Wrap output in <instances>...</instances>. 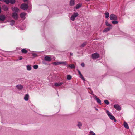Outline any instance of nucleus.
Masks as SVG:
<instances>
[{
    "label": "nucleus",
    "mask_w": 135,
    "mask_h": 135,
    "mask_svg": "<svg viewBox=\"0 0 135 135\" xmlns=\"http://www.w3.org/2000/svg\"><path fill=\"white\" fill-rule=\"evenodd\" d=\"M106 113L107 114L108 116L112 120H114V122H116V120L114 117V116L111 115L110 113L108 110H107L106 111Z\"/></svg>",
    "instance_id": "f257e3e1"
},
{
    "label": "nucleus",
    "mask_w": 135,
    "mask_h": 135,
    "mask_svg": "<svg viewBox=\"0 0 135 135\" xmlns=\"http://www.w3.org/2000/svg\"><path fill=\"white\" fill-rule=\"evenodd\" d=\"M21 8L23 10H26L28 8V4L26 3H23L21 5Z\"/></svg>",
    "instance_id": "f03ea898"
},
{
    "label": "nucleus",
    "mask_w": 135,
    "mask_h": 135,
    "mask_svg": "<svg viewBox=\"0 0 135 135\" xmlns=\"http://www.w3.org/2000/svg\"><path fill=\"white\" fill-rule=\"evenodd\" d=\"M109 18L111 20H116L117 19V16L114 14H112L110 15Z\"/></svg>",
    "instance_id": "7ed1b4c3"
},
{
    "label": "nucleus",
    "mask_w": 135,
    "mask_h": 135,
    "mask_svg": "<svg viewBox=\"0 0 135 135\" xmlns=\"http://www.w3.org/2000/svg\"><path fill=\"white\" fill-rule=\"evenodd\" d=\"M79 14L77 12L74 13L71 16L70 19L72 21H74L76 17L78 16Z\"/></svg>",
    "instance_id": "20e7f679"
},
{
    "label": "nucleus",
    "mask_w": 135,
    "mask_h": 135,
    "mask_svg": "<svg viewBox=\"0 0 135 135\" xmlns=\"http://www.w3.org/2000/svg\"><path fill=\"white\" fill-rule=\"evenodd\" d=\"M12 10L14 12L18 13L19 12V9L16 7H12Z\"/></svg>",
    "instance_id": "39448f33"
},
{
    "label": "nucleus",
    "mask_w": 135,
    "mask_h": 135,
    "mask_svg": "<svg viewBox=\"0 0 135 135\" xmlns=\"http://www.w3.org/2000/svg\"><path fill=\"white\" fill-rule=\"evenodd\" d=\"M92 57L93 59H96L98 58L99 57V54L97 53L92 54Z\"/></svg>",
    "instance_id": "423d86ee"
},
{
    "label": "nucleus",
    "mask_w": 135,
    "mask_h": 135,
    "mask_svg": "<svg viewBox=\"0 0 135 135\" xmlns=\"http://www.w3.org/2000/svg\"><path fill=\"white\" fill-rule=\"evenodd\" d=\"M17 13L13 12L12 13V16L13 18L15 20H17L18 18V15Z\"/></svg>",
    "instance_id": "0eeeda50"
},
{
    "label": "nucleus",
    "mask_w": 135,
    "mask_h": 135,
    "mask_svg": "<svg viewBox=\"0 0 135 135\" xmlns=\"http://www.w3.org/2000/svg\"><path fill=\"white\" fill-rule=\"evenodd\" d=\"M114 107L117 110L119 111L121 109V108L118 104H115L114 105Z\"/></svg>",
    "instance_id": "6e6552de"
},
{
    "label": "nucleus",
    "mask_w": 135,
    "mask_h": 135,
    "mask_svg": "<svg viewBox=\"0 0 135 135\" xmlns=\"http://www.w3.org/2000/svg\"><path fill=\"white\" fill-rule=\"evenodd\" d=\"M17 88L20 90H22L23 88V86L21 85H17L16 86Z\"/></svg>",
    "instance_id": "1a4fd4ad"
},
{
    "label": "nucleus",
    "mask_w": 135,
    "mask_h": 135,
    "mask_svg": "<svg viewBox=\"0 0 135 135\" xmlns=\"http://www.w3.org/2000/svg\"><path fill=\"white\" fill-rule=\"evenodd\" d=\"M44 60H45L48 61H50L51 60V58L48 56H45L44 57Z\"/></svg>",
    "instance_id": "9d476101"
},
{
    "label": "nucleus",
    "mask_w": 135,
    "mask_h": 135,
    "mask_svg": "<svg viewBox=\"0 0 135 135\" xmlns=\"http://www.w3.org/2000/svg\"><path fill=\"white\" fill-rule=\"evenodd\" d=\"M70 5L71 6H73L75 4L74 0H71L70 1Z\"/></svg>",
    "instance_id": "9b49d317"
},
{
    "label": "nucleus",
    "mask_w": 135,
    "mask_h": 135,
    "mask_svg": "<svg viewBox=\"0 0 135 135\" xmlns=\"http://www.w3.org/2000/svg\"><path fill=\"white\" fill-rule=\"evenodd\" d=\"M6 19L5 16L3 15H0V21H4Z\"/></svg>",
    "instance_id": "f8f14e48"
},
{
    "label": "nucleus",
    "mask_w": 135,
    "mask_h": 135,
    "mask_svg": "<svg viewBox=\"0 0 135 135\" xmlns=\"http://www.w3.org/2000/svg\"><path fill=\"white\" fill-rule=\"evenodd\" d=\"M63 84L62 82L60 83H55V85L57 87L61 86V85Z\"/></svg>",
    "instance_id": "ddd939ff"
},
{
    "label": "nucleus",
    "mask_w": 135,
    "mask_h": 135,
    "mask_svg": "<svg viewBox=\"0 0 135 135\" xmlns=\"http://www.w3.org/2000/svg\"><path fill=\"white\" fill-rule=\"evenodd\" d=\"M82 4L81 3H79L77 4L75 7V8L76 9H77L80 8L82 6Z\"/></svg>",
    "instance_id": "4468645a"
},
{
    "label": "nucleus",
    "mask_w": 135,
    "mask_h": 135,
    "mask_svg": "<svg viewBox=\"0 0 135 135\" xmlns=\"http://www.w3.org/2000/svg\"><path fill=\"white\" fill-rule=\"evenodd\" d=\"M94 97L97 103L99 104H101V100L99 98H98L96 96H95Z\"/></svg>",
    "instance_id": "2eb2a0df"
},
{
    "label": "nucleus",
    "mask_w": 135,
    "mask_h": 135,
    "mask_svg": "<svg viewBox=\"0 0 135 135\" xmlns=\"http://www.w3.org/2000/svg\"><path fill=\"white\" fill-rule=\"evenodd\" d=\"M26 13H21L20 14V17L22 18H25Z\"/></svg>",
    "instance_id": "dca6fc26"
},
{
    "label": "nucleus",
    "mask_w": 135,
    "mask_h": 135,
    "mask_svg": "<svg viewBox=\"0 0 135 135\" xmlns=\"http://www.w3.org/2000/svg\"><path fill=\"white\" fill-rule=\"evenodd\" d=\"M29 95L28 94H26L25 95L24 97V99L25 101H27L28 100Z\"/></svg>",
    "instance_id": "f3484780"
},
{
    "label": "nucleus",
    "mask_w": 135,
    "mask_h": 135,
    "mask_svg": "<svg viewBox=\"0 0 135 135\" xmlns=\"http://www.w3.org/2000/svg\"><path fill=\"white\" fill-rule=\"evenodd\" d=\"M67 67H69L71 69H74L75 68V66L74 64L70 65L67 66Z\"/></svg>",
    "instance_id": "a211bd4d"
},
{
    "label": "nucleus",
    "mask_w": 135,
    "mask_h": 135,
    "mask_svg": "<svg viewBox=\"0 0 135 135\" xmlns=\"http://www.w3.org/2000/svg\"><path fill=\"white\" fill-rule=\"evenodd\" d=\"M112 28L111 27H107L103 31V32H107L109 31Z\"/></svg>",
    "instance_id": "6ab92c4d"
},
{
    "label": "nucleus",
    "mask_w": 135,
    "mask_h": 135,
    "mask_svg": "<svg viewBox=\"0 0 135 135\" xmlns=\"http://www.w3.org/2000/svg\"><path fill=\"white\" fill-rule=\"evenodd\" d=\"M124 127L126 129H128L129 128V127L127 123L125 122H124Z\"/></svg>",
    "instance_id": "aec40b11"
},
{
    "label": "nucleus",
    "mask_w": 135,
    "mask_h": 135,
    "mask_svg": "<svg viewBox=\"0 0 135 135\" xmlns=\"http://www.w3.org/2000/svg\"><path fill=\"white\" fill-rule=\"evenodd\" d=\"M82 126V124L80 122H78V124L77 126L79 127V129L81 128V127Z\"/></svg>",
    "instance_id": "412c9836"
},
{
    "label": "nucleus",
    "mask_w": 135,
    "mask_h": 135,
    "mask_svg": "<svg viewBox=\"0 0 135 135\" xmlns=\"http://www.w3.org/2000/svg\"><path fill=\"white\" fill-rule=\"evenodd\" d=\"M21 52L23 53L26 54L28 52V51L25 49H23L21 50Z\"/></svg>",
    "instance_id": "4be33fe9"
},
{
    "label": "nucleus",
    "mask_w": 135,
    "mask_h": 135,
    "mask_svg": "<svg viewBox=\"0 0 135 135\" xmlns=\"http://www.w3.org/2000/svg\"><path fill=\"white\" fill-rule=\"evenodd\" d=\"M105 15V17L106 18H108L109 16V13L108 12H105L104 13Z\"/></svg>",
    "instance_id": "5701e85b"
},
{
    "label": "nucleus",
    "mask_w": 135,
    "mask_h": 135,
    "mask_svg": "<svg viewBox=\"0 0 135 135\" xmlns=\"http://www.w3.org/2000/svg\"><path fill=\"white\" fill-rule=\"evenodd\" d=\"M105 24L106 26H107L110 27L112 26V25L109 24L107 21H106Z\"/></svg>",
    "instance_id": "b1692460"
},
{
    "label": "nucleus",
    "mask_w": 135,
    "mask_h": 135,
    "mask_svg": "<svg viewBox=\"0 0 135 135\" xmlns=\"http://www.w3.org/2000/svg\"><path fill=\"white\" fill-rule=\"evenodd\" d=\"M10 24L12 26H13V25L15 23V21L14 20H12L10 21Z\"/></svg>",
    "instance_id": "393cba45"
},
{
    "label": "nucleus",
    "mask_w": 135,
    "mask_h": 135,
    "mask_svg": "<svg viewBox=\"0 0 135 135\" xmlns=\"http://www.w3.org/2000/svg\"><path fill=\"white\" fill-rule=\"evenodd\" d=\"M10 3L11 4H14L15 3V0H9Z\"/></svg>",
    "instance_id": "a878e982"
},
{
    "label": "nucleus",
    "mask_w": 135,
    "mask_h": 135,
    "mask_svg": "<svg viewBox=\"0 0 135 135\" xmlns=\"http://www.w3.org/2000/svg\"><path fill=\"white\" fill-rule=\"evenodd\" d=\"M27 70H28L30 71L31 69V67L29 65H28L26 66Z\"/></svg>",
    "instance_id": "bb28decb"
},
{
    "label": "nucleus",
    "mask_w": 135,
    "mask_h": 135,
    "mask_svg": "<svg viewBox=\"0 0 135 135\" xmlns=\"http://www.w3.org/2000/svg\"><path fill=\"white\" fill-rule=\"evenodd\" d=\"M89 133L90 134L89 135H96L95 133L92 131H90Z\"/></svg>",
    "instance_id": "cd10ccee"
},
{
    "label": "nucleus",
    "mask_w": 135,
    "mask_h": 135,
    "mask_svg": "<svg viewBox=\"0 0 135 135\" xmlns=\"http://www.w3.org/2000/svg\"><path fill=\"white\" fill-rule=\"evenodd\" d=\"M87 44V43L86 42H85L83 44H82L81 45V47H84Z\"/></svg>",
    "instance_id": "c85d7f7f"
},
{
    "label": "nucleus",
    "mask_w": 135,
    "mask_h": 135,
    "mask_svg": "<svg viewBox=\"0 0 135 135\" xmlns=\"http://www.w3.org/2000/svg\"><path fill=\"white\" fill-rule=\"evenodd\" d=\"M72 77L70 75H68L67 76V79L68 80H70L71 79Z\"/></svg>",
    "instance_id": "c756f323"
},
{
    "label": "nucleus",
    "mask_w": 135,
    "mask_h": 135,
    "mask_svg": "<svg viewBox=\"0 0 135 135\" xmlns=\"http://www.w3.org/2000/svg\"><path fill=\"white\" fill-rule=\"evenodd\" d=\"M112 23L114 24H116L118 23V22L116 20H114L112 22Z\"/></svg>",
    "instance_id": "7c9ffc66"
},
{
    "label": "nucleus",
    "mask_w": 135,
    "mask_h": 135,
    "mask_svg": "<svg viewBox=\"0 0 135 135\" xmlns=\"http://www.w3.org/2000/svg\"><path fill=\"white\" fill-rule=\"evenodd\" d=\"M53 64L55 65H57L59 64H60V62H54L53 63Z\"/></svg>",
    "instance_id": "2f4dec72"
},
{
    "label": "nucleus",
    "mask_w": 135,
    "mask_h": 135,
    "mask_svg": "<svg viewBox=\"0 0 135 135\" xmlns=\"http://www.w3.org/2000/svg\"><path fill=\"white\" fill-rule=\"evenodd\" d=\"M4 2H5L6 4H8L9 3L10 0H4Z\"/></svg>",
    "instance_id": "473e14b6"
},
{
    "label": "nucleus",
    "mask_w": 135,
    "mask_h": 135,
    "mask_svg": "<svg viewBox=\"0 0 135 135\" xmlns=\"http://www.w3.org/2000/svg\"><path fill=\"white\" fill-rule=\"evenodd\" d=\"M38 65H35L33 66V68L35 69H37L38 68Z\"/></svg>",
    "instance_id": "72a5a7b5"
},
{
    "label": "nucleus",
    "mask_w": 135,
    "mask_h": 135,
    "mask_svg": "<svg viewBox=\"0 0 135 135\" xmlns=\"http://www.w3.org/2000/svg\"><path fill=\"white\" fill-rule=\"evenodd\" d=\"M104 102L107 105H108L109 103V102L107 100H104Z\"/></svg>",
    "instance_id": "f704fd0d"
},
{
    "label": "nucleus",
    "mask_w": 135,
    "mask_h": 135,
    "mask_svg": "<svg viewBox=\"0 0 135 135\" xmlns=\"http://www.w3.org/2000/svg\"><path fill=\"white\" fill-rule=\"evenodd\" d=\"M3 8L4 10L5 11H7L8 9V8L6 6L3 7Z\"/></svg>",
    "instance_id": "c9c22d12"
},
{
    "label": "nucleus",
    "mask_w": 135,
    "mask_h": 135,
    "mask_svg": "<svg viewBox=\"0 0 135 135\" xmlns=\"http://www.w3.org/2000/svg\"><path fill=\"white\" fill-rule=\"evenodd\" d=\"M60 64H63L64 65H66L67 64L66 61L60 62Z\"/></svg>",
    "instance_id": "e433bc0d"
},
{
    "label": "nucleus",
    "mask_w": 135,
    "mask_h": 135,
    "mask_svg": "<svg viewBox=\"0 0 135 135\" xmlns=\"http://www.w3.org/2000/svg\"><path fill=\"white\" fill-rule=\"evenodd\" d=\"M78 70V74H79V75L80 76H82V75L81 74V73L80 72V71L79 70Z\"/></svg>",
    "instance_id": "4c0bfd02"
},
{
    "label": "nucleus",
    "mask_w": 135,
    "mask_h": 135,
    "mask_svg": "<svg viewBox=\"0 0 135 135\" xmlns=\"http://www.w3.org/2000/svg\"><path fill=\"white\" fill-rule=\"evenodd\" d=\"M80 77L82 79V80L83 81H85V79L84 78L83 76V75L81 76H80Z\"/></svg>",
    "instance_id": "58836bf2"
},
{
    "label": "nucleus",
    "mask_w": 135,
    "mask_h": 135,
    "mask_svg": "<svg viewBox=\"0 0 135 135\" xmlns=\"http://www.w3.org/2000/svg\"><path fill=\"white\" fill-rule=\"evenodd\" d=\"M32 56L34 57L36 56H37V55L35 53H33L32 54Z\"/></svg>",
    "instance_id": "ea45409f"
},
{
    "label": "nucleus",
    "mask_w": 135,
    "mask_h": 135,
    "mask_svg": "<svg viewBox=\"0 0 135 135\" xmlns=\"http://www.w3.org/2000/svg\"><path fill=\"white\" fill-rule=\"evenodd\" d=\"M81 65L83 67H84L85 66V64L84 63H81Z\"/></svg>",
    "instance_id": "a19ab883"
},
{
    "label": "nucleus",
    "mask_w": 135,
    "mask_h": 135,
    "mask_svg": "<svg viewBox=\"0 0 135 135\" xmlns=\"http://www.w3.org/2000/svg\"><path fill=\"white\" fill-rule=\"evenodd\" d=\"M22 59V56H21L20 57V58L19 59V60H21Z\"/></svg>",
    "instance_id": "79ce46f5"
},
{
    "label": "nucleus",
    "mask_w": 135,
    "mask_h": 135,
    "mask_svg": "<svg viewBox=\"0 0 135 135\" xmlns=\"http://www.w3.org/2000/svg\"><path fill=\"white\" fill-rule=\"evenodd\" d=\"M70 55L71 56H72L73 55V54L72 53H71V52H70Z\"/></svg>",
    "instance_id": "37998d69"
},
{
    "label": "nucleus",
    "mask_w": 135,
    "mask_h": 135,
    "mask_svg": "<svg viewBox=\"0 0 135 135\" xmlns=\"http://www.w3.org/2000/svg\"><path fill=\"white\" fill-rule=\"evenodd\" d=\"M20 30H23V29H22V28H20Z\"/></svg>",
    "instance_id": "c03bdc74"
},
{
    "label": "nucleus",
    "mask_w": 135,
    "mask_h": 135,
    "mask_svg": "<svg viewBox=\"0 0 135 135\" xmlns=\"http://www.w3.org/2000/svg\"><path fill=\"white\" fill-rule=\"evenodd\" d=\"M95 109L97 111H98V109H97L96 108Z\"/></svg>",
    "instance_id": "a18cd8bd"
},
{
    "label": "nucleus",
    "mask_w": 135,
    "mask_h": 135,
    "mask_svg": "<svg viewBox=\"0 0 135 135\" xmlns=\"http://www.w3.org/2000/svg\"><path fill=\"white\" fill-rule=\"evenodd\" d=\"M25 1H27L28 0H23Z\"/></svg>",
    "instance_id": "49530a36"
},
{
    "label": "nucleus",
    "mask_w": 135,
    "mask_h": 135,
    "mask_svg": "<svg viewBox=\"0 0 135 135\" xmlns=\"http://www.w3.org/2000/svg\"><path fill=\"white\" fill-rule=\"evenodd\" d=\"M90 0H85L86 1H89Z\"/></svg>",
    "instance_id": "de8ad7c7"
}]
</instances>
